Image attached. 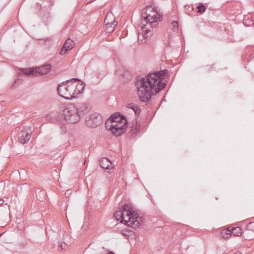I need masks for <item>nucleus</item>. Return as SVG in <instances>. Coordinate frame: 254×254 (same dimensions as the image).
I'll list each match as a JSON object with an SVG mask.
<instances>
[{
  "label": "nucleus",
  "mask_w": 254,
  "mask_h": 254,
  "mask_svg": "<svg viewBox=\"0 0 254 254\" xmlns=\"http://www.w3.org/2000/svg\"><path fill=\"white\" fill-rule=\"evenodd\" d=\"M168 72L167 69L161 70L149 73L145 77L137 80L135 86L141 102H148L152 95L158 93L166 87V83L162 81Z\"/></svg>",
  "instance_id": "nucleus-1"
},
{
  "label": "nucleus",
  "mask_w": 254,
  "mask_h": 254,
  "mask_svg": "<svg viewBox=\"0 0 254 254\" xmlns=\"http://www.w3.org/2000/svg\"><path fill=\"white\" fill-rule=\"evenodd\" d=\"M142 16L143 18L141 22L142 33L139 34L138 39L143 43L152 35L154 28H156L157 22L161 20L162 16L151 5H148L142 9Z\"/></svg>",
  "instance_id": "nucleus-2"
},
{
  "label": "nucleus",
  "mask_w": 254,
  "mask_h": 254,
  "mask_svg": "<svg viewBox=\"0 0 254 254\" xmlns=\"http://www.w3.org/2000/svg\"><path fill=\"white\" fill-rule=\"evenodd\" d=\"M63 111V113L61 115L54 114L52 122H60L63 117L64 119L70 124H75L80 121V115L78 113L77 108L74 104H68Z\"/></svg>",
  "instance_id": "nucleus-3"
},
{
  "label": "nucleus",
  "mask_w": 254,
  "mask_h": 254,
  "mask_svg": "<svg viewBox=\"0 0 254 254\" xmlns=\"http://www.w3.org/2000/svg\"><path fill=\"white\" fill-rule=\"evenodd\" d=\"M122 209L124 210V224L128 227L137 229L140 226L138 221V214L135 212L132 206L129 203H126L122 206Z\"/></svg>",
  "instance_id": "nucleus-4"
},
{
  "label": "nucleus",
  "mask_w": 254,
  "mask_h": 254,
  "mask_svg": "<svg viewBox=\"0 0 254 254\" xmlns=\"http://www.w3.org/2000/svg\"><path fill=\"white\" fill-rule=\"evenodd\" d=\"M77 80V78H72L59 83L57 87L59 95L68 100L75 98L73 80Z\"/></svg>",
  "instance_id": "nucleus-5"
},
{
  "label": "nucleus",
  "mask_w": 254,
  "mask_h": 254,
  "mask_svg": "<svg viewBox=\"0 0 254 254\" xmlns=\"http://www.w3.org/2000/svg\"><path fill=\"white\" fill-rule=\"evenodd\" d=\"M127 119L119 122L118 123V121H106L105 126L107 130H110L115 136H119L123 134L127 130Z\"/></svg>",
  "instance_id": "nucleus-6"
},
{
  "label": "nucleus",
  "mask_w": 254,
  "mask_h": 254,
  "mask_svg": "<svg viewBox=\"0 0 254 254\" xmlns=\"http://www.w3.org/2000/svg\"><path fill=\"white\" fill-rule=\"evenodd\" d=\"M51 68V65L50 64H45L35 68L31 67L26 69L22 68L20 70V74L27 76H37L39 75L47 73Z\"/></svg>",
  "instance_id": "nucleus-7"
},
{
  "label": "nucleus",
  "mask_w": 254,
  "mask_h": 254,
  "mask_svg": "<svg viewBox=\"0 0 254 254\" xmlns=\"http://www.w3.org/2000/svg\"><path fill=\"white\" fill-rule=\"evenodd\" d=\"M86 122L89 127L94 128L102 123V117L100 114L94 113L90 115L88 119H86Z\"/></svg>",
  "instance_id": "nucleus-8"
},
{
  "label": "nucleus",
  "mask_w": 254,
  "mask_h": 254,
  "mask_svg": "<svg viewBox=\"0 0 254 254\" xmlns=\"http://www.w3.org/2000/svg\"><path fill=\"white\" fill-rule=\"evenodd\" d=\"M31 137V131L30 129L29 130H22L18 133L19 141L22 144L28 143Z\"/></svg>",
  "instance_id": "nucleus-9"
},
{
  "label": "nucleus",
  "mask_w": 254,
  "mask_h": 254,
  "mask_svg": "<svg viewBox=\"0 0 254 254\" xmlns=\"http://www.w3.org/2000/svg\"><path fill=\"white\" fill-rule=\"evenodd\" d=\"M73 83L74 84V91L75 97H76L79 94L83 92L85 84L84 82L78 78L75 81L73 80Z\"/></svg>",
  "instance_id": "nucleus-10"
},
{
  "label": "nucleus",
  "mask_w": 254,
  "mask_h": 254,
  "mask_svg": "<svg viewBox=\"0 0 254 254\" xmlns=\"http://www.w3.org/2000/svg\"><path fill=\"white\" fill-rule=\"evenodd\" d=\"M99 163L100 166L104 169L107 170V172L108 173H111L110 170L112 169L114 165L113 164V162L110 161L108 158L106 157H103L99 160Z\"/></svg>",
  "instance_id": "nucleus-11"
},
{
  "label": "nucleus",
  "mask_w": 254,
  "mask_h": 254,
  "mask_svg": "<svg viewBox=\"0 0 254 254\" xmlns=\"http://www.w3.org/2000/svg\"><path fill=\"white\" fill-rule=\"evenodd\" d=\"M140 123L135 121V124H133L130 127V129L128 132V136L130 139H135L139 133L140 129Z\"/></svg>",
  "instance_id": "nucleus-12"
},
{
  "label": "nucleus",
  "mask_w": 254,
  "mask_h": 254,
  "mask_svg": "<svg viewBox=\"0 0 254 254\" xmlns=\"http://www.w3.org/2000/svg\"><path fill=\"white\" fill-rule=\"evenodd\" d=\"M76 107L77 108V111L79 115H80V118L87 114L90 109V108L86 103L78 104Z\"/></svg>",
  "instance_id": "nucleus-13"
},
{
  "label": "nucleus",
  "mask_w": 254,
  "mask_h": 254,
  "mask_svg": "<svg viewBox=\"0 0 254 254\" xmlns=\"http://www.w3.org/2000/svg\"><path fill=\"white\" fill-rule=\"evenodd\" d=\"M249 231L254 232V221L249 223L246 226V229L243 231V237L246 240L252 239L251 237L248 236Z\"/></svg>",
  "instance_id": "nucleus-14"
},
{
  "label": "nucleus",
  "mask_w": 254,
  "mask_h": 254,
  "mask_svg": "<svg viewBox=\"0 0 254 254\" xmlns=\"http://www.w3.org/2000/svg\"><path fill=\"white\" fill-rule=\"evenodd\" d=\"M124 120H127V118L124 115H121L120 113H115L114 115H112L107 121H118V123L119 122H121Z\"/></svg>",
  "instance_id": "nucleus-15"
},
{
  "label": "nucleus",
  "mask_w": 254,
  "mask_h": 254,
  "mask_svg": "<svg viewBox=\"0 0 254 254\" xmlns=\"http://www.w3.org/2000/svg\"><path fill=\"white\" fill-rule=\"evenodd\" d=\"M114 216L117 221H120L121 223L124 224V221L126 217L124 216V210L122 209V206L120 208L119 210L114 212Z\"/></svg>",
  "instance_id": "nucleus-16"
},
{
  "label": "nucleus",
  "mask_w": 254,
  "mask_h": 254,
  "mask_svg": "<svg viewBox=\"0 0 254 254\" xmlns=\"http://www.w3.org/2000/svg\"><path fill=\"white\" fill-rule=\"evenodd\" d=\"M126 107L132 109L134 112L135 117H138L141 112L140 107L134 103H128L126 105Z\"/></svg>",
  "instance_id": "nucleus-17"
},
{
  "label": "nucleus",
  "mask_w": 254,
  "mask_h": 254,
  "mask_svg": "<svg viewBox=\"0 0 254 254\" xmlns=\"http://www.w3.org/2000/svg\"><path fill=\"white\" fill-rule=\"evenodd\" d=\"M74 46V42L71 39L68 38L65 40L63 48H65V51L71 50Z\"/></svg>",
  "instance_id": "nucleus-18"
},
{
  "label": "nucleus",
  "mask_w": 254,
  "mask_h": 254,
  "mask_svg": "<svg viewBox=\"0 0 254 254\" xmlns=\"http://www.w3.org/2000/svg\"><path fill=\"white\" fill-rule=\"evenodd\" d=\"M230 227L227 229H224L221 231V236L225 240L229 239L232 235Z\"/></svg>",
  "instance_id": "nucleus-19"
},
{
  "label": "nucleus",
  "mask_w": 254,
  "mask_h": 254,
  "mask_svg": "<svg viewBox=\"0 0 254 254\" xmlns=\"http://www.w3.org/2000/svg\"><path fill=\"white\" fill-rule=\"evenodd\" d=\"M231 228V232L232 234L235 236H240L242 235H243V231L240 227H230Z\"/></svg>",
  "instance_id": "nucleus-20"
},
{
  "label": "nucleus",
  "mask_w": 254,
  "mask_h": 254,
  "mask_svg": "<svg viewBox=\"0 0 254 254\" xmlns=\"http://www.w3.org/2000/svg\"><path fill=\"white\" fill-rule=\"evenodd\" d=\"M196 9L197 13L201 14L205 11L206 7L202 3H201L196 6Z\"/></svg>",
  "instance_id": "nucleus-21"
},
{
  "label": "nucleus",
  "mask_w": 254,
  "mask_h": 254,
  "mask_svg": "<svg viewBox=\"0 0 254 254\" xmlns=\"http://www.w3.org/2000/svg\"><path fill=\"white\" fill-rule=\"evenodd\" d=\"M170 27L174 31H175V32L177 31L178 30V28H179L178 22L177 21H173L172 22Z\"/></svg>",
  "instance_id": "nucleus-22"
},
{
  "label": "nucleus",
  "mask_w": 254,
  "mask_h": 254,
  "mask_svg": "<svg viewBox=\"0 0 254 254\" xmlns=\"http://www.w3.org/2000/svg\"><path fill=\"white\" fill-rule=\"evenodd\" d=\"M21 83L22 80L18 78L14 80L13 84L11 85V88H15L18 87L19 84H21Z\"/></svg>",
  "instance_id": "nucleus-23"
},
{
  "label": "nucleus",
  "mask_w": 254,
  "mask_h": 254,
  "mask_svg": "<svg viewBox=\"0 0 254 254\" xmlns=\"http://www.w3.org/2000/svg\"><path fill=\"white\" fill-rule=\"evenodd\" d=\"M106 29L107 33H111L115 30V28L110 24V23H107L106 24Z\"/></svg>",
  "instance_id": "nucleus-24"
},
{
  "label": "nucleus",
  "mask_w": 254,
  "mask_h": 254,
  "mask_svg": "<svg viewBox=\"0 0 254 254\" xmlns=\"http://www.w3.org/2000/svg\"><path fill=\"white\" fill-rule=\"evenodd\" d=\"M66 51H67L65 50V48H63V46L61 49L60 54L61 55H64L65 54V53L66 52Z\"/></svg>",
  "instance_id": "nucleus-25"
},
{
  "label": "nucleus",
  "mask_w": 254,
  "mask_h": 254,
  "mask_svg": "<svg viewBox=\"0 0 254 254\" xmlns=\"http://www.w3.org/2000/svg\"><path fill=\"white\" fill-rule=\"evenodd\" d=\"M61 132L62 134L65 133L66 129H65V127H62L61 128Z\"/></svg>",
  "instance_id": "nucleus-26"
},
{
  "label": "nucleus",
  "mask_w": 254,
  "mask_h": 254,
  "mask_svg": "<svg viewBox=\"0 0 254 254\" xmlns=\"http://www.w3.org/2000/svg\"><path fill=\"white\" fill-rule=\"evenodd\" d=\"M60 247L62 250L64 249L66 247V244L64 242L62 243L60 245Z\"/></svg>",
  "instance_id": "nucleus-27"
},
{
  "label": "nucleus",
  "mask_w": 254,
  "mask_h": 254,
  "mask_svg": "<svg viewBox=\"0 0 254 254\" xmlns=\"http://www.w3.org/2000/svg\"><path fill=\"white\" fill-rule=\"evenodd\" d=\"M110 24H111L112 26H114V28H115V27L117 26V22L114 21L113 22H112L111 23H110Z\"/></svg>",
  "instance_id": "nucleus-28"
},
{
  "label": "nucleus",
  "mask_w": 254,
  "mask_h": 254,
  "mask_svg": "<svg viewBox=\"0 0 254 254\" xmlns=\"http://www.w3.org/2000/svg\"><path fill=\"white\" fill-rule=\"evenodd\" d=\"M170 41H171V38H168V40L167 41V43L166 44V45L167 46H171V45H170Z\"/></svg>",
  "instance_id": "nucleus-29"
},
{
  "label": "nucleus",
  "mask_w": 254,
  "mask_h": 254,
  "mask_svg": "<svg viewBox=\"0 0 254 254\" xmlns=\"http://www.w3.org/2000/svg\"><path fill=\"white\" fill-rule=\"evenodd\" d=\"M143 218L142 217H139L138 216V222H139V224H140V222H142V221L143 220Z\"/></svg>",
  "instance_id": "nucleus-30"
},
{
  "label": "nucleus",
  "mask_w": 254,
  "mask_h": 254,
  "mask_svg": "<svg viewBox=\"0 0 254 254\" xmlns=\"http://www.w3.org/2000/svg\"><path fill=\"white\" fill-rule=\"evenodd\" d=\"M233 254H242V253L238 251L235 252Z\"/></svg>",
  "instance_id": "nucleus-31"
},
{
  "label": "nucleus",
  "mask_w": 254,
  "mask_h": 254,
  "mask_svg": "<svg viewBox=\"0 0 254 254\" xmlns=\"http://www.w3.org/2000/svg\"><path fill=\"white\" fill-rule=\"evenodd\" d=\"M3 200H0V204H2L3 203Z\"/></svg>",
  "instance_id": "nucleus-32"
},
{
  "label": "nucleus",
  "mask_w": 254,
  "mask_h": 254,
  "mask_svg": "<svg viewBox=\"0 0 254 254\" xmlns=\"http://www.w3.org/2000/svg\"><path fill=\"white\" fill-rule=\"evenodd\" d=\"M94 0H91L89 1V2H92V1H94Z\"/></svg>",
  "instance_id": "nucleus-33"
},
{
  "label": "nucleus",
  "mask_w": 254,
  "mask_h": 254,
  "mask_svg": "<svg viewBox=\"0 0 254 254\" xmlns=\"http://www.w3.org/2000/svg\"><path fill=\"white\" fill-rule=\"evenodd\" d=\"M106 18L105 19L104 22H106Z\"/></svg>",
  "instance_id": "nucleus-34"
}]
</instances>
